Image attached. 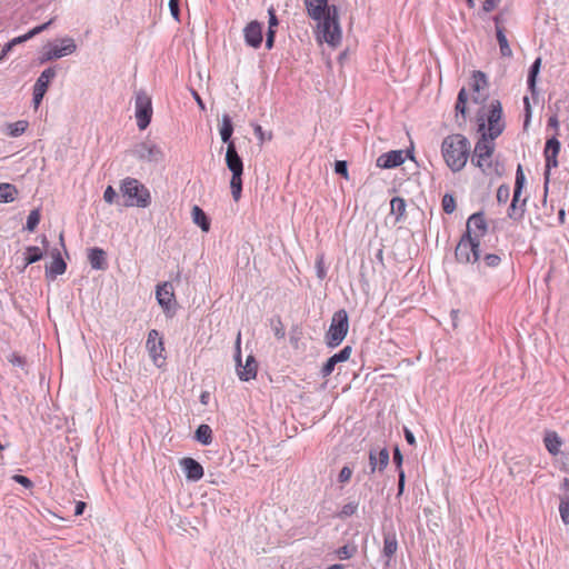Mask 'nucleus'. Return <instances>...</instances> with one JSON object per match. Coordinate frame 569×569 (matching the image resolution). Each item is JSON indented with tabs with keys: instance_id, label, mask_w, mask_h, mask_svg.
Here are the masks:
<instances>
[{
	"instance_id": "nucleus-1",
	"label": "nucleus",
	"mask_w": 569,
	"mask_h": 569,
	"mask_svg": "<svg viewBox=\"0 0 569 569\" xmlns=\"http://www.w3.org/2000/svg\"><path fill=\"white\" fill-rule=\"evenodd\" d=\"M303 3L307 14L318 22L320 38L332 47L339 44L341 41V29L337 6H330L328 0H303Z\"/></svg>"
},
{
	"instance_id": "nucleus-2",
	"label": "nucleus",
	"mask_w": 569,
	"mask_h": 569,
	"mask_svg": "<svg viewBox=\"0 0 569 569\" xmlns=\"http://www.w3.org/2000/svg\"><path fill=\"white\" fill-rule=\"evenodd\" d=\"M470 142L460 133L447 136L441 143V153L446 164L453 172L461 171L470 156Z\"/></svg>"
},
{
	"instance_id": "nucleus-3",
	"label": "nucleus",
	"mask_w": 569,
	"mask_h": 569,
	"mask_svg": "<svg viewBox=\"0 0 569 569\" xmlns=\"http://www.w3.org/2000/svg\"><path fill=\"white\" fill-rule=\"evenodd\" d=\"M120 192L126 207L148 208L151 204L150 190L136 178L127 177L121 180Z\"/></svg>"
},
{
	"instance_id": "nucleus-4",
	"label": "nucleus",
	"mask_w": 569,
	"mask_h": 569,
	"mask_svg": "<svg viewBox=\"0 0 569 569\" xmlns=\"http://www.w3.org/2000/svg\"><path fill=\"white\" fill-rule=\"evenodd\" d=\"M349 330L348 312L345 309L336 311L331 318L329 329L325 336L328 348L333 349L341 345Z\"/></svg>"
},
{
	"instance_id": "nucleus-5",
	"label": "nucleus",
	"mask_w": 569,
	"mask_h": 569,
	"mask_svg": "<svg viewBox=\"0 0 569 569\" xmlns=\"http://www.w3.org/2000/svg\"><path fill=\"white\" fill-rule=\"evenodd\" d=\"M495 150V144L487 133H482L481 139L476 143L471 162L478 167L483 173H491V157Z\"/></svg>"
},
{
	"instance_id": "nucleus-6",
	"label": "nucleus",
	"mask_w": 569,
	"mask_h": 569,
	"mask_svg": "<svg viewBox=\"0 0 569 569\" xmlns=\"http://www.w3.org/2000/svg\"><path fill=\"white\" fill-rule=\"evenodd\" d=\"M455 257L460 263H473L480 259V242L469 234H462L456 246Z\"/></svg>"
},
{
	"instance_id": "nucleus-7",
	"label": "nucleus",
	"mask_w": 569,
	"mask_h": 569,
	"mask_svg": "<svg viewBox=\"0 0 569 569\" xmlns=\"http://www.w3.org/2000/svg\"><path fill=\"white\" fill-rule=\"evenodd\" d=\"M132 156L139 161L158 164L164 160L162 148L152 140L137 143L132 149Z\"/></svg>"
},
{
	"instance_id": "nucleus-8",
	"label": "nucleus",
	"mask_w": 569,
	"mask_h": 569,
	"mask_svg": "<svg viewBox=\"0 0 569 569\" xmlns=\"http://www.w3.org/2000/svg\"><path fill=\"white\" fill-rule=\"evenodd\" d=\"M152 113L151 97L143 90L138 91L134 100V117L140 130L148 128L152 119Z\"/></svg>"
},
{
	"instance_id": "nucleus-9",
	"label": "nucleus",
	"mask_w": 569,
	"mask_h": 569,
	"mask_svg": "<svg viewBox=\"0 0 569 569\" xmlns=\"http://www.w3.org/2000/svg\"><path fill=\"white\" fill-rule=\"evenodd\" d=\"M526 183V177L522 171V167L518 166L517 172H516V181H515V189H513V196L512 200L508 210L509 218L513 220H518L523 216L525 212V206H526V199H521V192L522 188Z\"/></svg>"
},
{
	"instance_id": "nucleus-10",
	"label": "nucleus",
	"mask_w": 569,
	"mask_h": 569,
	"mask_svg": "<svg viewBox=\"0 0 569 569\" xmlns=\"http://www.w3.org/2000/svg\"><path fill=\"white\" fill-rule=\"evenodd\" d=\"M487 121H488L487 137H489L490 140H495L502 133V131L505 129V122L502 120V106L499 100H492L490 102L488 113H487Z\"/></svg>"
},
{
	"instance_id": "nucleus-11",
	"label": "nucleus",
	"mask_w": 569,
	"mask_h": 569,
	"mask_svg": "<svg viewBox=\"0 0 569 569\" xmlns=\"http://www.w3.org/2000/svg\"><path fill=\"white\" fill-rule=\"evenodd\" d=\"M237 362V375L241 381H250L257 377L258 362L252 355H249L246 365L241 363L240 335L237 340V352L234 356Z\"/></svg>"
},
{
	"instance_id": "nucleus-12",
	"label": "nucleus",
	"mask_w": 569,
	"mask_h": 569,
	"mask_svg": "<svg viewBox=\"0 0 569 569\" xmlns=\"http://www.w3.org/2000/svg\"><path fill=\"white\" fill-rule=\"evenodd\" d=\"M558 133L555 132L551 137H549L546 141L543 156L546 160V174L548 176L549 171L559 166L558 156L561 150V143L558 140Z\"/></svg>"
},
{
	"instance_id": "nucleus-13",
	"label": "nucleus",
	"mask_w": 569,
	"mask_h": 569,
	"mask_svg": "<svg viewBox=\"0 0 569 569\" xmlns=\"http://www.w3.org/2000/svg\"><path fill=\"white\" fill-rule=\"evenodd\" d=\"M488 226L482 212L471 214L467 220V228L463 234H469V238H475L479 241L486 234Z\"/></svg>"
},
{
	"instance_id": "nucleus-14",
	"label": "nucleus",
	"mask_w": 569,
	"mask_h": 569,
	"mask_svg": "<svg viewBox=\"0 0 569 569\" xmlns=\"http://www.w3.org/2000/svg\"><path fill=\"white\" fill-rule=\"evenodd\" d=\"M263 26L261 22L253 20L250 21L244 28H243V39L248 47H251L253 49L260 48L262 41H263Z\"/></svg>"
},
{
	"instance_id": "nucleus-15",
	"label": "nucleus",
	"mask_w": 569,
	"mask_h": 569,
	"mask_svg": "<svg viewBox=\"0 0 569 569\" xmlns=\"http://www.w3.org/2000/svg\"><path fill=\"white\" fill-rule=\"evenodd\" d=\"M156 299L162 307L163 311L167 315L170 313L176 302L172 283L166 281L161 284H158L156 290Z\"/></svg>"
},
{
	"instance_id": "nucleus-16",
	"label": "nucleus",
	"mask_w": 569,
	"mask_h": 569,
	"mask_svg": "<svg viewBox=\"0 0 569 569\" xmlns=\"http://www.w3.org/2000/svg\"><path fill=\"white\" fill-rule=\"evenodd\" d=\"M351 352H352V347L345 346L340 351H338L333 356L329 357L320 370L321 377L322 378L329 377L333 372V370L338 363L349 360Z\"/></svg>"
},
{
	"instance_id": "nucleus-17",
	"label": "nucleus",
	"mask_w": 569,
	"mask_h": 569,
	"mask_svg": "<svg viewBox=\"0 0 569 569\" xmlns=\"http://www.w3.org/2000/svg\"><path fill=\"white\" fill-rule=\"evenodd\" d=\"M146 346L154 363H157L159 358H163L164 346L158 330L152 329L149 331Z\"/></svg>"
},
{
	"instance_id": "nucleus-18",
	"label": "nucleus",
	"mask_w": 569,
	"mask_h": 569,
	"mask_svg": "<svg viewBox=\"0 0 569 569\" xmlns=\"http://www.w3.org/2000/svg\"><path fill=\"white\" fill-rule=\"evenodd\" d=\"M180 466L189 481H199L204 475L203 467L193 458L181 459Z\"/></svg>"
},
{
	"instance_id": "nucleus-19",
	"label": "nucleus",
	"mask_w": 569,
	"mask_h": 569,
	"mask_svg": "<svg viewBox=\"0 0 569 569\" xmlns=\"http://www.w3.org/2000/svg\"><path fill=\"white\" fill-rule=\"evenodd\" d=\"M390 460L389 450L387 448L382 449H371L369 451V465H370V473H373L376 470L383 471Z\"/></svg>"
},
{
	"instance_id": "nucleus-20",
	"label": "nucleus",
	"mask_w": 569,
	"mask_h": 569,
	"mask_svg": "<svg viewBox=\"0 0 569 569\" xmlns=\"http://www.w3.org/2000/svg\"><path fill=\"white\" fill-rule=\"evenodd\" d=\"M405 162L402 150H391L380 154L377 159V167L382 169H391L399 167Z\"/></svg>"
},
{
	"instance_id": "nucleus-21",
	"label": "nucleus",
	"mask_w": 569,
	"mask_h": 569,
	"mask_svg": "<svg viewBox=\"0 0 569 569\" xmlns=\"http://www.w3.org/2000/svg\"><path fill=\"white\" fill-rule=\"evenodd\" d=\"M57 59L72 54L77 50V44L72 38L66 37L49 43Z\"/></svg>"
},
{
	"instance_id": "nucleus-22",
	"label": "nucleus",
	"mask_w": 569,
	"mask_h": 569,
	"mask_svg": "<svg viewBox=\"0 0 569 569\" xmlns=\"http://www.w3.org/2000/svg\"><path fill=\"white\" fill-rule=\"evenodd\" d=\"M226 164L232 174L233 173H243V161H242L241 157L238 154L234 143H230L227 147Z\"/></svg>"
},
{
	"instance_id": "nucleus-23",
	"label": "nucleus",
	"mask_w": 569,
	"mask_h": 569,
	"mask_svg": "<svg viewBox=\"0 0 569 569\" xmlns=\"http://www.w3.org/2000/svg\"><path fill=\"white\" fill-rule=\"evenodd\" d=\"M88 260L92 269L94 270H107L108 261L107 253L103 249L94 247L89 249Z\"/></svg>"
},
{
	"instance_id": "nucleus-24",
	"label": "nucleus",
	"mask_w": 569,
	"mask_h": 569,
	"mask_svg": "<svg viewBox=\"0 0 569 569\" xmlns=\"http://www.w3.org/2000/svg\"><path fill=\"white\" fill-rule=\"evenodd\" d=\"M268 31H267V38H266V48L268 50H271L274 46L276 40V33H277V27L279 26V20L276 14V10L273 7H270L268 9Z\"/></svg>"
},
{
	"instance_id": "nucleus-25",
	"label": "nucleus",
	"mask_w": 569,
	"mask_h": 569,
	"mask_svg": "<svg viewBox=\"0 0 569 569\" xmlns=\"http://www.w3.org/2000/svg\"><path fill=\"white\" fill-rule=\"evenodd\" d=\"M66 270H67V263L62 259L60 252L57 251L56 253H53V259H52L50 266H48L46 268V274H47V277H50L53 279L57 276L63 274L66 272Z\"/></svg>"
},
{
	"instance_id": "nucleus-26",
	"label": "nucleus",
	"mask_w": 569,
	"mask_h": 569,
	"mask_svg": "<svg viewBox=\"0 0 569 569\" xmlns=\"http://www.w3.org/2000/svg\"><path fill=\"white\" fill-rule=\"evenodd\" d=\"M563 493L560 496L559 512L565 525H569V479H563Z\"/></svg>"
},
{
	"instance_id": "nucleus-27",
	"label": "nucleus",
	"mask_w": 569,
	"mask_h": 569,
	"mask_svg": "<svg viewBox=\"0 0 569 569\" xmlns=\"http://www.w3.org/2000/svg\"><path fill=\"white\" fill-rule=\"evenodd\" d=\"M543 443L549 453L556 456L560 451L562 439L558 436L556 431L548 430L545 432Z\"/></svg>"
},
{
	"instance_id": "nucleus-28",
	"label": "nucleus",
	"mask_w": 569,
	"mask_h": 569,
	"mask_svg": "<svg viewBox=\"0 0 569 569\" xmlns=\"http://www.w3.org/2000/svg\"><path fill=\"white\" fill-rule=\"evenodd\" d=\"M57 76V70H56V67H49L47 69H44L40 76L38 77V79L36 80V83L33 86V88H36L37 90L39 91H44L47 92L48 88H49V83L50 81Z\"/></svg>"
},
{
	"instance_id": "nucleus-29",
	"label": "nucleus",
	"mask_w": 569,
	"mask_h": 569,
	"mask_svg": "<svg viewBox=\"0 0 569 569\" xmlns=\"http://www.w3.org/2000/svg\"><path fill=\"white\" fill-rule=\"evenodd\" d=\"M193 438L196 441H198L202 446L211 445L212 440H213V433H212L211 427L207 423L199 425L194 431Z\"/></svg>"
},
{
	"instance_id": "nucleus-30",
	"label": "nucleus",
	"mask_w": 569,
	"mask_h": 569,
	"mask_svg": "<svg viewBox=\"0 0 569 569\" xmlns=\"http://www.w3.org/2000/svg\"><path fill=\"white\" fill-rule=\"evenodd\" d=\"M191 214L193 222L200 227L202 231L208 232L210 229V219L207 213L199 206H193Z\"/></svg>"
},
{
	"instance_id": "nucleus-31",
	"label": "nucleus",
	"mask_w": 569,
	"mask_h": 569,
	"mask_svg": "<svg viewBox=\"0 0 569 569\" xmlns=\"http://www.w3.org/2000/svg\"><path fill=\"white\" fill-rule=\"evenodd\" d=\"M232 133H233V124H232V120L230 118L229 114L224 113L222 116V122H221V127H220V136H221V140L227 143V147L230 144V143H234L232 141Z\"/></svg>"
},
{
	"instance_id": "nucleus-32",
	"label": "nucleus",
	"mask_w": 569,
	"mask_h": 569,
	"mask_svg": "<svg viewBox=\"0 0 569 569\" xmlns=\"http://www.w3.org/2000/svg\"><path fill=\"white\" fill-rule=\"evenodd\" d=\"M406 201L401 197H393L390 200V213L395 216L396 222L402 220L406 213Z\"/></svg>"
},
{
	"instance_id": "nucleus-33",
	"label": "nucleus",
	"mask_w": 569,
	"mask_h": 569,
	"mask_svg": "<svg viewBox=\"0 0 569 569\" xmlns=\"http://www.w3.org/2000/svg\"><path fill=\"white\" fill-rule=\"evenodd\" d=\"M29 127V122L27 120H18L12 123H7L6 133L9 137L17 138L23 134Z\"/></svg>"
},
{
	"instance_id": "nucleus-34",
	"label": "nucleus",
	"mask_w": 569,
	"mask_h": 569,
	"mask_svg": "<svg viewBox=\"0 0 569 569\" xmlns=\"http://www.w3.org/2000/svg\"><path fill=\"white\" fill-rule=\"evenodd\" d=\"M18 189L11 183H0V202L9 203L16 200Z\"/></svg>"
},
{
	"instance_id": "nucleus-35",
	"label": "nucleus",
	"mask_w": 569,
	"mask_h": 569,
	"mask_svg": "<svg viewBox=\"0 0 569 569\" xmlns=\"http://www.w3.org/2000/svg\"><path fill=\"white\" fill-rule=\"evenodd\" d=\"M43 257V252L39 247L29 246L26 248L23 253L24 268L41 260Z\"/></svg>"
},
{
	"instance_id": "nucleus-36",
	"label": "nucleus",
	"mask_w": 569,
	"mask_h": 569,
	"mask_svg": "<svg viewBox=\"0 0 569 569\" xmlns=\"http://www.w3.org/2000/svg\"><path fill=\"white\" fill-rule=\"evenodd\" d=\"M50 24H51V20L46 23L34 27L33 29H31L30 31H28L27 33H24L20 37L12 39L11 42L14 46L18 43H22V42L33 38L34 36L41 33L42 31L47 30Z\"/></svg>"
},
{
	"instance_id": "nucleus-37",
	"label": "nucleus",
	"mask_w": 569,
	"mask_h": 569,
	"mask_svg": "<svg viewBox=\"0 0 569 569\" xmlns=\"http://www.w3.org/2000/svg\"><path fill=\"white\" fill-rule=\"evenodd\" d=\"M242 174L243 173H233L230 180V189L231 194L234 201H238L241 198L242 192Z\"/></svg>"
},
{
	"instance_id": "nucleus-38",
	"label": "nucleus",
	"mask_w": 569,
	"mask_h": 569,
	"mask_svg": "<svg viewBox=\"0 0 569 569\" xmlns=\"http://www.w3.org/2000/svg\"><path fill=\"white\" fill-rule=\"evenodd\" d=\"M488 86L487 76L482 71H473L471 88L475 92L480 93Z\"/></svg>"
},
{
	"instance_id": "nucleus-39",
	"label": "nucleus",
	"mask_w": 569,
	"mask_h": 569,
	"mask_svg": "<svg viewBox=\"0 0 569 569\" xmlns=\"http://www.w3.org/2000/svg\"><path fill=\"white\" fill-rule=\"evenodd\" d=\"M467 101H468L467 90L465 88H461L460 91L458 92L455 109H456L457 116L461 114V117L463 119H466V114H467Z\"/></svg>"
},
{
	"instance_id": "nucleus-40",
	"label": "nucleus",
	"mask_w": 569,
	"mask_h": 569,
	"mask_svg": "<svg viewBox=\"0 0 569 569\" xmlns=\"http://www.w3.org/2000/svg\"><path fill=\"white\" fill-rule=\"evenodd\" d=\"M496 37L499 43L500 53L503 57H510L512 54V51L510 49L508 39L505 33V29H499L496 32Z\"/></svg>"
},
{
	"instance_id": "nucleus-41",
	"label": "nucleus",
	"mask_w": 569,
	"mask_h": 569,
	"mask_svg": "<svg viewBox=\"0 0 569 569\" xmlns=\"http://www.w3.org/2000/svg\"><path fill=\"white\" fill-rule=\"evenodd\" d=\"M397 549L398 542L396 537L392 535L385 536L382 549L383 556L390 559L396 553Z\"/></svg>"
},
{
	"instance_id": "nucleus-42",
	"label": "nucleus",
	"mask_w": 569,
	"mask_h": 569,
	"mask_svg": "<svg viewBox=\"0 0 569 569\" xmlns=\"http://www.w3.org/2000/svg\"><path fill=\"white\" fill-rule=\"evenodd\" d=\"M357 546L356 545H345L340 548H338L335 553L337 558L340 560H348L352 558L357 553Z\"/></svg>"
},
{
	"instance_id": "nucleus-43",
	"label": "nucleus",
	"mask_w": 569,
	"mask_h": 569,
	"mask_svg": "<svg viewBox=\"0 0 569 569\" xmlns=\"http://www.w3.org/2000/svg\"><path fill=\"white\" fill-rule=\"evenodd\" d=\"M358 507L359 505L356 501L348 502L342 506L341 510L336 515V517L342 520L347 519L357 512Z\"/></svg>"
},
{
	"instance_id": "nucleus-44",
	"label": "nucleus",
	"mask_w": 569,
	"mask_h": 569,
	"mask_svg": "<svg viewBox=\"0 0 569 569\" xmlns=\"http://www.w3.org/2000/svg\"><path fill=\"white\" fill-rule=\"evenodd\" d=\"M40 218H41V214H40V210L39 209H33L30 211L28 218H27V222H26V229L30 232H33L36 230V228L38 227L39 222H40Z\"/></svg>"
},
{
	"instance_id": "nucleus-45",
	"label": "nucleus",
	"mask_w": 569,
	"mask_h": 569,
	"mask_svg": "<svg viewBox=\"0 0 569 569\" xmlns=\"http://www.w3.org/2000/svg\"><path fill=\"white\" fill-rule=\"evenodd\" d=\"M270 323H271V329H272L274 336L277 337V339H283L286 336V330H284V326L281 321V318L274 317L271 319Z\"/></svg>"
},
{
	"instance_id": "nucleus-46",
	"label": "nucleus",
	"mask_w": 569,
	"mask_h": 569,
	"mask_svg": "<svg viewBox=\"0 0 569 569\" xmlns=\"http://www.w3.org/2000/svg\"><path fill=\"white\" fill-rule=\"evenodd\" d=\"M441 204H442L443 211L448 214L452 213L456 209V200H455L453 196L450 193H446L442 197Z\"/></svg>"
},
{
	"instance_id": "nucleus-47",
	"label": "nucleus",
	"mask_w": 569,
	"mask_h": 569,
	"mask_svg": "<svg viewBox=\"0 0 569 569\" xmlns=\"http://www.w3.org/2000/svg\"><path fill=\"white\" fill-rule=\"evenodd\" d=\"M8 361L13 366V367H19L21 369H26L27 367V359L20 355H18L17 352H12L9 357H8Z\"/></svg>"
},
{
	"instance_id": "nucleus-48",
	"label": "nucleus",
	"mask_w": 569,
	"mask_h": 569,
	"mask_svg": "<svg viewBox=\"0 0 569 569\" xmlns=\"http://www.w3.org/2000/svg\"><path fill=\"white\" fill-rule=\"evenodd\" d=\"M523 104H525V121H523V129L528 130L531 121V106L529 101V97H523Z\"/></svg>"
},
{
	"instance_id": "nucleus-49",
	"label": "nucleus",
	"mask_w": 569,
	"mask_h": 569,
	"mask_svg": "<svg viewBox=\"0 0 569 569\" xmlns=\"http://www.w3.org/2000/svg\"><path fill=\"white\" fill-rule=\"evenodd\" d=\"M510 196V188L506 184H501L497 190V200L499 203H506Z\"/></svg>"
},
{
	"instance_id": "nucleus-50",
	"label": "nucleus",
	"mask_w": 569,
	"mask_h": 569,
	"mask_svg": "<svg viewBox=\"0 0 569 569\" xmlns=\"http://www.w3.org/2000/svg\"><path fill=\"white\" fill-rule=\"evenodd\" d=\"M483 262L487 267L495 268L501 262V258L496 253H487L483 257Z\"/></svg>"
},
{
	"instance_id": "nucleus-51",
	"label": "nucleus",
	"mask_w": 569,
	"mask_h": 569,
	"mask_svg": "<svg viewBox=\"0 0 569 569\" xmlns=\"http://www.w3.org/2000/svg\"><path fill=\"white\" fill-rule=\"evenodd\" d=\"M335 172L348 179V163L345 160H337L335 162Z\"/></svg>"
},
{
	"instance_id": "nucleus-52",
	"label": "nucleus",
	"mask_w": 569,
	"mask_h": 569,
	"mask_svg": "<svg viewBox=\"0 0 569 569\" xmlns=\"http://www.w3.org/2000/svg\"><path fill=\"white\" fill-rule=\"evenodd\" d=\"M169 9L172 18L176 21H180V1L179 0H170L169 1Z\"/></svg>"
},
{
	"instance_id": "nucleus-53",
	"label": "nucleus",
	"mask_w": 569,
	"mask_h": 569,
	"mask_svg": "<svg viewBox=\"0 0 569 569\" xmlns=\"http://www.w3.org/2000/svg\"><path fill=\"white\" fill-rule=\"evenodd\" d=\"M351 476H352V469L349 468L348 466H345L338 475V481L341 483H346L351 479Z\"/></svg>"
},
{
	"instance_id": "nucleus-54",
	"label": "nucleus",
	"mask_w": 569,
	"mask_h": 569,
	"mask_svg": "<svg viewBox=\"0 0 569 569\" xmlns=\"http://www.w3.org/2000/svg\"><path fill=\"white\" fill-rule=\"evenodd\" d=\"M392 460H393V463L396 465V468H397V471L398 473L400 472V470H403L402 469V461H403V457H402V453L399 449V447H396L393 449V457H392Z\"/></svg>"
},
{
	"instance_id": "nucleus-55",
	"label": "nucleus",
	"mask_w": 569,
	"mask_h": 569,
	"mask_svg": "<svg viewBox=\"0 0 569 569\" xmlns=\"http://www.w3.org/2000/svg\"><path fill=\"white\" fill-rule=\"evenodd\" d=\"M12 480L27 489H30L33 487V482L28 477L22 476V475H14L12 477Z\"/></svg>"
},
{
	"instance_id": "nucleus-56",
	"label": "nucleus",
	"mask_w": 569,
	"mask_h": 569,
	"mask_svg": "<svg viewBox=\"0 0 569 569\" xmlns=\"http://www.w3.org/2000/svg\"><path fill=\"white\" fill-rule=\"evenodd\" d=\"M117 197H118V194H117L116 190L111 186H108L103 192L104 201L107 203H112Z\"/></svg>"
},
{
	"instance_id": "nucleus-57",
	"label": "nucleus",
	"mask_w": 569,
	"mask_h": 569,
	"mask_svg": "<svg viewBox=\"0 0 569 569\" xmlns=\"http://www.w3.org/2000/svg\"><path fill=\"white\" fill-rule=\"evenodd\" d=\"M57 59L53 54V51L51 50L50 44L46 48V50L42 52L41 57L39 58L40 63H46L48 61Z\"/></svg>"
},
{
	"instance_id": "nucleus-58",
	"label": "nucleus",
	"mask_w": 569,
	"mask_h": 569,
	"mask_svg": "<svg viewBox=\"0 0 569 569\" xmlns=\"http://www.w3.org/2000/svg\"><path fill=\"white\" fill-rule=\"evenodd\" d=\"M406 473L405 470H400L398 473V492L397 497H400L405 492Z\"/></svg>"
},
{
	"instance_id": "nucleus-59",
	"label": "nucleus",
	"mask_w": 569,
	"mask_h": 569,
	"mask_svg": "<svg viewBox=\"0 0 569 569\" xmlns=\"http://www.w3.org/2000/svg\"><path fill=\"white\" fill-rule=\"evenodd\" d=\"M527 87H528V91L530 92L531 97H533V63L530 64L528 68Z\"/></svg>"
},
{
	"instance_id": "nucleus-60",
	"label": "nucleus",
	"mask_w": 569,
	"mask_h": 569,
	"mask_svg": "<svg viewBox=\"0 0 569 569\" xmlns=\"http://www.w3.org/2000/svg\"><path fill=\"white\" fill-rule=\"evenodd\" d=\"M500 2L499 1H496V0H485L483 1V4H482V10L485 12H491L493 11L497 6L499 4Z\"/></svg>"
},
{
	"instance_id": "nucleus-61",
	"label": "nucleus",
	"mask_w": 569,
	"mask_h": 569,
	"mask_svg": "<svg viewBox=\"0 0 569 569\" xmlns=\"http://www.w3.org/2000/svg\"><path fill=\"white\" fill-rule=\"evenodd\" d=\"M46 92L44 91H39L37 90L36 88H33V92H32V101H33V104L36 107H38L40 104V102L42 101L43 97H44Z\"/></svg>"
},
{
	"instance_id": "nucleus-62",
	"label": "nucleus",
	"mask_w": 569,
	"mask_h": 569,
	"mask_svg": "<svg viewBox=\"0 0 569 569\" xmlns=\"http://www.w3.org/2000/svg\"><path fill=\"white\" fill-rule=\"evenodd\" d=\"M403 433H405V439L406 441L410 445V446H415L416 445V438H415V435L412 433L411 430H409L408 428H405L403 429Z\"/></svg>"
},
{
	"instance_id": "nucleus-63",
	"label": "nucleus",
	"mask_w": 569,
	"mask_h": 569,
	"mask_svg": "<svg viewBox=\"0 0 569 569\" xmlns=\"http://www.w3.org/2000/svg\"><path fill=\"white\" fill-rule=\"evenodd\" d=\"M548 128H552L556 130V132L558 133V130H559V120H558V116L557 114H552L549 119H548Z\"/></svg>"
},
{
	"instance_id": "nucleus-64",
	"label": "nucleus",
	"mask_w": 569,
	"mask_h": 569,
	"mask_svg": "<svg viewBox=\"0 0 569 569\" xmlns=\"http://www.w3.org/2000/svg\"><path fill=\"white\" fill-rule=\"evenodd\" d=\"M86 508H87V503L84 501H77V503L74 506V516L83 515Z\"/></svg>"
}]
</instances>
